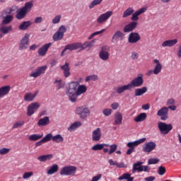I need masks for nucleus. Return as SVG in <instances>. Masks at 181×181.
<instances>
[{
	"label": "nucleus",
	"instance_id": "nucleus-50",
	"mask_svg": "<svg viewBox=\"0 0 181 181\" xmlns=\"http://www.w3.org/2000/svg\"><path fill=\"white\" fill-rule=\"evenodd\" d=\"M57 32L64 36V34L67 32V28L64 25H61L58 28Z\"/></svg>",
	"mask_w": 181,
	"mask_h": 181
},
{
	"label": "nucleus",
	"instance_id": "nucleus-40",
	"mask_svg": "<svg viewBox=\"0 0 181 181\" xmlns=\"http://www.w3.org/2000/svg\"><path fill=\"white\" fill-rule=\"evenodd\" d=\"M42 138H43V134H31L29 136L28 139L29 141H39V139H42Z\"/></svg>",
	"mask_w": 181,
	"mask_h": 181
},
{
	"label": "nucleus",
	"instance_id": "nucleus-43",
	"mask_svg": "<svg viewBox=\"0 0 181 181\" xmlns=\"http://www.w3.org/2000/svg\"><path fill=\"white\" fill-rule=\"evenodd\" d=\"M53 142H56L57 144H60L64 141V138L62 136V134H57L52 136Z\"/></svg>",
	"mask_w": 181,
	"mask_h": 181
},
{
	"label": "nucleus",
	"instance_id": "nucleus-19",
	"mask_svg": "<svg viewBox=\"0 0 181 181\" xmlns=\"http://www.w3.org/2000/svg\"><path fill=\"white\" fill-rule=\"evenodd\" d=\"M103 134L101 133V129L97 128L92 132V140L95 142H98L100 139H101V136Z\"/></svg>",
	"mask_w": 181,
	"mask_h": 181
},
{
	"label": "nucleus",
	"instance_id": "nucleus-27",
	"mask_svg": "<svg viewBox=\"0 0 181 181\" xmlns=\"http://www.w3.org/2000/svg\"><path fill=\"white\" fill-rule=\"evenodd\" d=\"M50 122V119H49V117H45L42 119H40L37 125L38 127H46Z\"/></svg>",
	"mask_w": 181,
	"mask_h": 181
},
{
	"label": "nucleus",
	"instance_id": "nucleus-37",
	"mask_svg": "<svg viewBox=\"0 0 181 181\" xmlns=\"http://www.w3.org/2000/svg\"><path fill=\"white\" fill-rule=\"evenodd\" d=\"M146 119V113H140L136 117L134 118L135 122H142Z\"/></svg>",
	"mask_w": 181,
	"mask_h": 181
},
{
	"label": "nucleus",
	"instance_id": "nucleus-4",
	"mask_svg": "<svg viewBox=\"0 0 181 181\" xmlns=\"http://www.w3.org/2000/svg\"><path fill=\"white\" fill-rule=\"evenodd\" d=\"M77 172V167L73 165H68L63 167L60 172L59 175L61 176H74Z\"/></svg>",
	"mask_w": 181,
	"mask_h": 181
},
{
	"label": "nucleus",
	"instance_id": "nucleus-8",
	"mask_svg": "<svg viewBox=\"0 0 181 181\" xmlns=\"http://www.w3.org/2000/svg\"><path fill=\"white\" fill-rule=\"evenodd\" d=\"M81 47V42H74L72 44H67L64 49L62 51L60 56L63 57L64 56L66 50H70L71 52H73V50H77L78 49H80Z\"/></svg>",
	"mask_w": 181,
	"mask_h": 181
},
{
	"label": "nucleus",
	"instance_id": "nucleus-31",
	"mask_svg": "<svg viewBox=\"0 0 181 181\" xmlns=\"http://www.w3.org/2000/svg\"><path fill=\"white\" fill-rule=\"evenodd\" d=\"M115 125H121L122 124V114L116 112L115 115Z\"/></svg>",
	"mask_w": 181,
	"mask_h": 181
},
{
	"label": "nucleus",
	"instance_id": "nucleus-29",
	"mask_svg": "<svg viewBox=\"0 0 181 181\" xmlns=\"http://www.w3.org/2000/svg\"><path fill=\"white\" fill-rule=\"evenodd\" d=\"M59 172V165L57 164L52 165L49 169L47 170V175H54Z\"/></svg>",
	"mask_w": 181,
	"mask_h": 181
},
{
	"label": "nucleus",
	"instance_id": "nucleus-36",
	"mask_svg": "<svg viewBox=\"0 0 181 181\" xmlns=\"http://www.w3.org/2000/svg\"><path fill=\"white\" fill-rule=\"evenodd\" d=\"M135 12V10H134V8L129 7L127 9H126L122 15V18H128V16H131Z\"/></svg>",
	"mask_w": 181,
	"mask_h": 181
},
{
	"label": "nucleus",
	"instance_id": "nucleus-20",
	"mask_svg": "<svg viewBox=\"0 0 181 181\" xmlns=\"http://www.w3.org/2000/svg\"><path fill=\"white\" fill-rule=\"evenodd\" d=\"M146 11V8H141L139 9L138 11H136L132 14L131 20L133 21V22H136V21L139 19V15H142V13H145Z\"/></svg>",
	"mask_w": 181,
	"mask_h": 181
},
{
	"label": "nucleus",
	"instance_id": "nucleus-11",
	"mask_svg": "<svg viewBox=\"0 0 181 181\" xmlns=\"http://www.w3.org/2000/svg\"><path fill=\"white\" fill-rule=\"evenodd\" d=\"M46 70H47V65L38 66L35 71L30 75V77L37 78V77L42 76V74H45V73H46Z\"/></svg>",
	"mask_w": 181,
	"mask_h": 181
},
{
	"label": "nucleus",
	"instance_id": "nucleus-25",
	"mask_svg": "<svg viewBox=\"0 0 181 181\" xmlns=\"http://www.w3.org/2000/svg\"><path fill=\"white\" fill-rule=\"evenodd\" d=\"M146 91H148V88L146 86H144L140 88H136L134 90V95L135 97H141V95H144Z\"/></svg>",
	"mask_w": 181,
	"mask_h": 181
},
{
	"label": "nucleus",
	"instance_id": "nucleus-48",
	"mask_svg": "<svg viewBox=\"0 0 181 181\" xmlns=\"http://www.w3.org/2000/svg\"><path fill=\"white\" fill-rule=\"evenodd\" d=\"M103 2V0H93L92 3L89 5V8L93 9L94 6H96V5H100Z\"/></svg>",
	"mask_w": 181,
	"mask_h": 181
},
{
	"label": "nucleus",
	"instance_id": "nucleus-34",
	"mask_svg": "<svg viewBox=\"0 0 181 181\" xmlns=\"http://www.w3.org/2000/svg\"><path fill=\"white\" fill-rule=\"evenodd\" d=\"M31 25L32 23L30 21H24L18 26V29L20 30H26Z\"/></svg>",
	"mask_w": 181,
	"mask_h": 181
},
{
	"label": "nucleus",
	"instance_id": "nucleus-23",
	"mask_svg": "<svg viewBox=\"0 0 181 181\" xmlns=\"http://www.w3.org/2000/svg\"><path fill=\"white\" fill-rule=\"evenodd\" d=\"M60 69L63 71L64 77L67 78L70 76V66H69V62H66L64 65L61 66Z\"/></svg>",
	"mask_w": 181,
	"mask_h": 181
},
{
	"label": "nucleus",
	"instance_id": "nucleus-44",
	"mask_svg": "<svg viewBox=\"0 0 181 181\" xmlns=\"http://www.w3.org/2000/svg\"><path fill=\"white\" fill-rule=\"evenodd\" d=\"M98 80V76L97 75H90L88 76H86L85 78V81L88 82V81H97Z\"/></svg>",
	"mask_w": 181,
	"mask_h": 181
},
{
	"label": "nucleus",
	"instance_id": "nucleus-14",
	"mask_svg": "<svg viewBox=\"0 0 181 181\" xmlns=\"http://www.w3.org/2000/svg\"><path fill=\"white\" fill-rule=\"evenodd\" d=\"M149 167L148 165H142V162H138L133 165V170L132 172H149Z\"/></svg>",
	"mask_w": 181,
	"mask_h": 181
},
{
	"label": "nucleus",
	"instance_id": "nucleus-6",
	"mask_svg": "<svg viewBox=\"0 0 181 181\" xmlns=\"http://www.w3.org/2000/svg\"><path fill=\"white\" fill-rule=\"evenodd\" d=\"M128 84L130 87V90L132 89L133 87H141V86H144V74H139Z\"/></svg>",
	"mask_w": 181,
	"mask_h": 181
},
{
	"label": "nucleus",
	"instance_id": "nucleus-1",
	"mask_svg": "<svg viewBox=\"0 0 181 181\" xmlns=\"http://www.w3.org/2000/svg\"><path fill=\"white\" fill-rule=\"evenodd\" d=\"M87 92V86L85 85H80V82L74 81L69 83V88L66 90V95H68L71 103L77 101V96L84 94Z\"/></svg>",
	"mask_w": 181,
	"mask_h": 181
},
{
	"label": "nucleus",
	"instance_id": "nucleus-18",
	"mask_svg": "<svg viewBox=\"0 0 181 181\" xmlns=\"http://www.w3.org/2000/svg\"><path fill=\"white\" fill-rule=\"evenodd\" d=\"M136 26H138V23L136 21L131 22L130 23L124 26V33L132 32V30H134L136 28Z\"/></svg>",
	"mask_w": 181,
	"mask_h": 181
},
{
	"label": "nucleus",
	"instance_id": "nucleus-46",
	"mask_svg": "<svg viewBox=\"0 0 181 181\" xmlns=\"http://www.w3.org/2000/svg\"><path fill=\"white\" fill-rule=\"evenodd\" d=\"M157 173L160 175V176H163V175H165V173H166V168H165L164 166H159L157 170Z\"/></svg>",
	"mask_w": 181,
	"mask_h": 181
},
{
	"label": "nucleus",
	"instance_id": "nucleus-49",
	"mask_svg": "<svg viewBox=\"0 0 181 181\" xmlns=\"http://www.w3.org/2000/svg\"><path fill=\"white\" fill-rule=\"evenodd\" d=\"M118 146L117 144H112L110 146L109 155H112L117 151Z\"/></svg>",
	"mask_w": 181,
	"mask_h": 181
},
{
	"label": "nucleus",
	"instance_id": "nucleus-54",
	"mask_svg": "<svg viewBox=\"0 0 181 181\" xmlns=\"http://www.w3.org/2000/svg\"><path fill=\"white\" fill-rule=\"evenodd\" d=\"M103 149V144H98L92 147V151H102Z\"/></svg>",
	"mask_w": 181,
	"mask_h": 181
},
{
	"label": "nucleus",
	"instance_id": "nucleus-32",
	"mask_svg": "<svg viewBox=\"0 0 181 181\" xmlns=\"http://www.w3.org/2000/svg\"><path fill=\"white\" fill-rule=\"evenodd\" d=\"M11 21H13V16L7 15L3 18V21L1 22V25H9Z\"/></svg>",
	"mask_w": 181,
	"mask_h": 181
},
{
	"label": "nucleus",
	"instance_id": "nucleus-56",
	"mask_svg": "<svg viewBox=\"0 0 181 181\" xmlns=\"http://www.w3.org/2000/svg\"><path fill=\"white\" fill-rule=\"evenodd\" d=\"M33 176V172H27L23 175V179H29Z\"/></svg>",
	"mask_w": 181,
	"mask_h": 181
},
{
	"label": "nucleus",
	"instance_id": "nucleus-62",
	"mask_svg": "<svg viewBox=\"0 0 181 181\" xmlns=\"http://www.w3.org/2000/svg\"><path fill=\"white\" fill-rule=\"evenodd\" d=\"M118 107H119V104H118L117 103H113L112 105H111V108L112 110H117L118 109Z\"/></svg>",
	"mask_w": 181,
	"mask_h": 181
},
{
	"label": "nucleus",
	"instance_id": "nucleus-7",
	"mask_svg": "<svg viewBox=\"0 0 181 181\" xmlns=\"http://www.w3.org/2000/svg\"><path fill=\"white\" fill-rule=\"evenodd\" d=\"M158 128L161 134L166 135L168 132H170V131L173 129V126L172 124H166L165 122H160L158 124Z\"/></svg>",
	"mask_w": 181,
	"mask_h": 181
},
{
	"label": "nucleus",
	"instance_id": "nucleus-5",
	"mask_svg": "<svg viewBox=\"0 0 181 181\" xmlns=\"http://www.w3.org/2000/svg\"><path fill=\"white\" fill-rule=\"evenodd\" d=\"M99 58L103 62H107L110 59V46L105 45L101 47L99 52Z\"/></svg>",
	"mask_w": 181,
	"mask_h": 181
},
{
	"label": "nucleus",
	"instance_id": "nucleus-16",
	"mask_svg": "<svg viewBox=\"0 0 181 181\" xmlns=\"http://www.w3.org/2000/svg\"><path fill=\"white\" fill-rule=\"evenodd\" d=\"M141 40V35L138 33H131L129 35V43H138Z\"/></svg>",
	"mask_w": 181,
	"mask_h": 181
},
{
	"label": "nucleus",
	"instance_id": "nucleus-28",
	"mask_svg": "<svg viewBox=\"0 0 181 181\" xmlns=\"http://www.w3.org/2000/svg\"><path fill=\"white\" fill-rule=\"evenodd\" d=\"M127 90H131L129 83L127 85L117 87L116 88V92L117 93V94H122V93L127 91Z\"/></svg>",
	"mask_w": 181,
	"mask_h": 181
},
{
	"label": "nucleus",
	"instance_id": "nucleus-3",
	"mask_svg": "<svg viewBox=\"0 0 181 181\" xmlns=\"http://www.w3.org/2000/svg\"><path fill=\"white\" fill-rule=\"evenodd\" d=\"M76 112L82 119H86V118H87V117H90V114H91V111H90V109L87 105L76 107Z\"/></svg>",
	"mask_w": 181,
	"mask_h": 181
},
{
	"label": "nucleus",
	"instance_id": "nucleus-60",
	"mask_svg": "<svg viewBox=\"0 0 181 181\" xmlns=\"http://www.w3.org/2000/svg\"><path fill=\"white\" fill-rule=\"evenodd\" d=\"M175 100L173 98H170L167 101V105H175Z\"/></svg>",
	"mask_w": 181,
	"mask_h": 181
},
{
	"label": "nucleus",
	"instance_id": "nucleus-21",
	"mask_svg": "<svg viewBox=\"0 0 181 181\" xmlns=\"http://www.w3.org/2000/svg\"><path fill=\"white\" fill-rule=\"evenodd\" d=\"M50 46H52V43L49 42L41 47L37 52L39 56H46V53H47Z\"/></svg>",
	"mask_w": 181,
	"mask_h": 181
},
{
	"label": "nucleus",
	"instance_id": "nucleus-45",
	"mask_svg": "<svg viewBox=\"0 0 181 181\" xmlns=\"http://www.w3.org/2000/svg\"><path fill=\"white\" fill-rule=\"evenodd\" d=\"M162 71V64H156L154 67V69L153 70V74H159Z\"/></svg>",
	"mask_w": 181,
	"mask_h": 181
},
{
	"label": "nucleus",
	"instance_id": "nucleus-39",
	"mask_svg": "<svg viewBox=\"0 0 181 181\" xmlns=\"http://www.w3.org/2000/svg\"><path fill=\"white\" fill-rule=\"evenodd\" d=\"M78 127H81V122H75L70 127H68V131H69V132H72L73 131H74V129H77Z\"/></svg>",
	"mask_w": 181,
	"mask_h": 181
},
{
	"label": "nucleus",
	"instance_id": "nucleus-10",
	"mask_svg": "<svg viewBox=\"0 0 181 181\" xmlns=\"http://www.w3.org/2000/svg\"><path fill=\"white\" fill-rule=\"evenodd\" d=\"M112 11H108L105 13L100 15L99 18H97V23L101 25V23H104V22H107L110 17L112 16Z\"/></svg>",
	"mask_w": 181,
	"mask_h": 181
},
{
	"label": "nucleus",
	"instance_id": "nucleus-59",
	"mask_svg": "<svg viewBox=\"0 0 181 181\" xmlns=\"http://www.w3.org/2000/svg\"><path fill=\"white\" fill-rule=\"evenodd\" d=\"M54 84L56 85V87L58 90H60L63 86L62 85V80H55L54 81Z\"/></svg>",
	"mask_w": 181,
	"mask_h": 181
},
{
	"label": "nucleus",
	"instance_id": "nucleus-53",
	"mask_svg": "<svg viewBox=\"0 0 181 181\" xmlns=\"http://www.w3.org/2000/svg\"><path fill=\"white\" fill-rule=\"evenodd\" d=\"M60 19H62V15L59 14L52 19V23H54V25L60 23Z\"/></svg>",
	"mask_w": 181,
	"mask_h": 181
},
{
	"label": "nucleus",
	"instance_id": "nucleus-24",
	"mask_svg": "<svg viewBox=\"0 0 181 181\" xmlns=\"http://www.w3.org/2000/svg\"><path fill=\"white\" fill-rule=\"evenodd\" d=\"M11 91V87L9 86H5L0 88V98L8 95Z\"/></svg>",
	"mask_w": 181,
	"mask_h": 181
},
{
	"label": "nucleus",
	"instance_id": "nucleus-22",
	"mask_svg": "<svg viewBox=\"0 0 181 181\" xmlns=\"http://www.w3.org/2000/svg\"><path fill=\"white\" fill-rule=\"evenodd\" d=\"M145 141H146V138L144 137L133 142H129L127 144V146L128 148L134 149L135 146H138V145H141V144H144Z\"/></svg>",
	"mask_w": 181,
	"mask_h": 181
},
{
	"label": "nucleus",
	"instance_id": "nucleus-33",
	"mask_svg": "<svg viewBox=\"0 0 181 181\" xmlns=\"http://www.w3.org/2000/svg\"><path fill=\"white\" fill-rule=\"evenodd\" d=\"M36 95H37V93H27L24 95V101H33Z\"/></svg>",
	"mask_w": 181,
	"mask_h": 181
},
{
	"label": "nucleus",
	"instance_id": "nucleus-35",
	"mask_svg": "<svg viewBox=\"0 0 181 181\" xmlns=\"http://www.w3.org/2000/svg\"><path fill=\"white\" fill-rule=\"evenodd\" d=\"M94 43H95V41L92 40L91 42L87 41L83 45L81 43V50H84V49H87V47H93L94 46Z\"/></svg>",
	"mask_w": 181,
	"mask_h": 181
},
{
	"label": "nucleus",
	"instance_id": "nucleus-13",
	"mask_svg": "<svg viewBox=\"0 0 181 181\" xmlns=\"http://www.w3.org/2000/svg\"><path fill=\"white\" fill-rule=\"evenodd\" d=\"M169 109L167 107H161L158 112V117H160L161 121H166L169 118L168 115Z\"/></svg>",
	"mask_w": 181,
	"mask_h": 181
},
{
	"label": "nucleus",
	"instance_id": "nucleus-2",
	"mask_svg": "<svg viewBox=\"0 0 181 181\" xmlns=\"http://www.w3.org/2000/svg\"><path fill=\"white\" fill-rule=\"evenodd\" d=\"M32 8H33V2L32 1L26 2L24 4V6L16 11V18L18 21L25 19V18H26V15L32 11Z\"/></svg>",
	"mask_w": 181,
	"mask_h": 181
},
{
	"label": "nucleus",
	"instance_id": "nucleus-57",
	"mask_svg": "<svg viewBox=\"0 0 181 181\" xmlns=\"http://www.w3.org/2000/svg\"><path fill=\"white\" fill-rule=\"evenodd\" d=\"M11 149L7 148H2L0 149V155H6V153H9Z\"/></svg>",
	"mask_w": 181,
	"mask_h": 181
},
{
	"label": "nucleus",
	"instance_id": "nucleus-9",
	"mask_svg": "<svg viewBox=\"0 0 181 181\" xmlns=\"http://www.w3.org/2000/svg\"><path fill=\"white\" fill-rule=\"evenodd\" d=\"M39 108H40V104H39V103H30L27 107V115L28 117H32Z\"/></svg>",
	"mask_w": 181,
	"mask_h": 181
},
{
	"label": "nucleus",
	"instance_id": "nucleus-38",
	"mask_svg": "<svg viewBox=\"0 0 181 181\" xmlns=\"http://www.w3.org/2000/svg\"><path fill=\"white\" fill-rule=\"evenodd\" d=\"M112 40H122L124 39V33L121 31H117L112 36Z\"/></svg>",
	"mask_w": 181,
	"mask_h": 181
},
{
	"label": "nucleus",
	"instance_id": "nucleus-41",
	"mask_svg": "<svg viewBox=\"0 0 181 181\" xmlns=\"http://www.w3.org/2000/svg\"><path fill=\"white\" fill-rule=\"evenodd\" d=\"M64 37V35L57 31L52 36V39L54 42H59V40H62Z\"/></svg>",
	"mask_w": 181,
	"mask_h": 181
},
{
	"label": "nucleus",
	"instance_id": "nucleus-15",
	"mask_svg": "<svg viewBox=\"0 0 181 181\" xmlns=\"http://www.w3.org/2000/svg\"><path fill=\"white\" fill-rule=\"evenodd\" d=\"M156 148V143L153 141H149L142 148V151L145 153H151L153 149Z\"/></svg>",
	"mask_w": 181,
	"mask_h": 181
},
{
	"label": "nucleus",
	"instance_id": "nucleus-52",
	"mask_svg": "<svg viewBox=\"0 0 181 181\" xmlns=\"http://www.w3.org/2000/svg\"><path fill=\"white\" fill-rule=\"evenodd\" d=\"M24 124H25L24 121H18L13 125V129H16V128H19L20 127H22Z\"/></svg>",
	"mask_w": 181,
	"mask_h": 181
},
{
	"label": "nucleus",
	"instance_id": "nucleus-47",
	"mask_svg": "<svg viewBox=\"0 0 181 181\" xmlns=\"http://www.w3.org/2000/svg\"><path fill=\"white\" fill-rule=\"evenodd\" d=\"M42 139L44 143L46 144V142H49V141H51V139L53 140V134H52V133H49L44 136Z\"/></svg>",
	"mask_w": 181,
	"mask_h": 181
},
{
	"label": "nucleus",
	"instance_id": "nucleus-12",
	"mask_svg": "<svg viewBox=\"0 0 181 181\" xmlns=\"http://www.w3.org/2000/svg\"><path fill=\"white\" fill-rule=\"evenodd\" d=\"M30 35L29 34H25L24 37L21 39L19 43V50H25L29 46V38Z\"/></svg>",
	"mask_w": 181,
	"mask_h": 181
},
{
	"label": "nucleus",
	"instance_id": "nucleus-30",
	"mask_svg": "<svg viewBox=\"0 0 181 181\" xmlns=\"http://www.w3.org/2000/svg\"><path fill=\"white\" fill-rule=\"evenodd\" d=\"M53 159V154L43 155L37 157V160L40 162H46V160H50Z\"/></svg>",
	"mask_w": 181,
	"mask_h": 181
},
{
	"label": "nucleus",
	"instance_id": "nucleus-42",
	"mask_svg": "<svg viewBox=\"0 0 181 181\" xmlns=\"http://www.w3.org/2000/svg\"><path fill=\"white\" fill-rule=\"evenodd\" d=\"M127 180V181H134V177H131V174L124 173L121 177H119V180Z\"/></svg>",
	"mask_w": 181,
	"mask_h": 181
},
{
	"label": "nucleus",
	"instance_id": "nucleus-63",
	"mask_svg": "<svg viewBox=\"0 0 181 181\" xmlns=\"http://www.w3.org/2000/svg\"><path fill=\"white\" fill-rule=\"evenodd\" d=\"M116 166L117 168H127V165H125V163H117Z\"/></svg>",
	"mask_w": 181,
	"mask_h": 181
},
{
	"label": "nucleus",
	"instance_id": "nucleus-61",
	"mask_svg": "<svg viewBox=\"0 0 181 181\" xmlns=\"http://www.w3.org/2000/svg\"><path fill=\"white\" fill-rule=\"evenodd\" d=\"M43 21V18L42 17H36L34 20V23H41Z\"/></svg>",
	"mask_w": 181,
	"mask_h": 181
},
{
	"label": "nucleus",
	"instance_id": "nucleus-64",
	"mask_svg": "<svg viewBox=\"0 0 181 181\" xmlns=\"http://www.w3.org/2000/svg\"><path fill=\"white\" fill-rule=\"evenodd\" d=\"M155 179H156V177H155L153 176H150V177H147L144 178V180H146V181H154Z\"/></svg>",
	"mask_w": 181,
	"mask_h": 181
},
{
	"label": "nucleus",
	"instance_id": "nucleus-26",
	"mask_svg": "<svg viewBox=\"0 0 181 181\" xmlns=\"http://www.w3.org/2000/svg\"><path fill=\"white\" fill-rule=\"evenodd\" d=\"M177 44V39L165 40L162 43L163 47H172Z\"/></svg>",
	"mask_w": 181,
	"mask_h": 181
},
{
	"label": "nucleus",
	"instance_id": "nucleus-55",
	"mask_svg": "<svg viewBox=\"0 0 181 181\" xmlns=\"http://www.w3.org/2000/svg\"><path fill=\"white\" fill-rule=\"evenodd\" d=\"M157 163H159V158H150L148 160V165H156Z\"/></svg>",
	"mask_w": 181,
	"mask_h": 181
},
{
	"label": "nucleus",
	"instance_id": "nucleus-58",
	"mask_svg": "<svg viewBox=\"0 0 181 181\" xmlns=\"http://www.w3.org/2000/svg\"><path fill=\"white\" fill-rule=\"evenodd\" d=\"M138 57H139V54L136 52H132L131 54V58L132 60H137Z\"/></svg>",
	"mask_w": 181,
	"mask_h": 181
},
{
	"label": "nucleus",
	"instance_id": "nucleus-51",
	"mask_svg": "<svg viewBox=\"0 0 181 181\" xmlns=\"http://www.w3.org/2000/svg\"><path fill=\"white\" fill-rule=\"evenodd\" d=\"M103 114L105 117H110V115H111V114H112V110H111L110 108L103 109Z\"/></svg>",
	"mask_w": 181,
	"mask_h": 181
},
{
	"label": "nucleus",
	"instance_id": "nucleus-17",
	"mask_svg": "<svg viewBox=\"0 0 181 181\" xmlns=\"http://www.w3.org/2000/svg\"><path fill=\"white\" fill-rule=\"evenodd\" d=\"M0 39H2L4 37V35H8L9 32H11L12 30V25L6 26L5 25L0 24Z\"/></svg>",
	"mask_w": 181,
	"mask_h": 181
}]
</instances>
